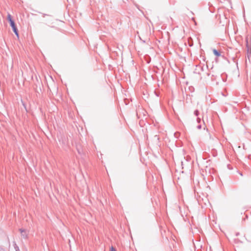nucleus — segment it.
I'll use <instances>...</instances> for the list:
<instances>
[{"instance_id":"nucleus-12","label":"nucleus","mask_w":251,"mask_h":251,"mask_svg":"<svg viewBox=\"0 0 251 251\" xmlns=\"http://www.w3.org/2000/svg\"><path fill=\"white\" fill-rule=\"evenodd\" d=\"M239 233L237 232V233H236V236H237L239 235Z\"/></svg>"},{"instance_id":"nucleus-11","label":"nucleus","mask_w":251,"mask_h":251,"mask_svg":"<svg viewBox=\"0 0 251 251\" xmlns=\"http://www.w3.org/2000/svg\"><path fill=\"white\" fill-rule=\"evenodd\" d=\"M248 158H249V159L251 160V154H250L248 156Z\"/></svg>"},{"instance_id":"nucleus-13","label":"nucleus","mask_w":251,"mask_h":251,"mask_svg":"<svg viewBox=\"0 0 251 251\" xmlns=\"http://www.w3.org/2000/svg\"><path fill=\"white\" fill-rule=\"evenodd\" d=\"M239 174H240L241 176H243V174H242V173H239Z\"/></svg>"},{"instance_id":"nucleus-1","label":"nucleus","mask_w":251,"mask_h":251,"mask_svg":"<svg viewBox=\"0 0 251 251\" xmlns=\"http://www.w3.org/2000/svg\"><path fill=\"white\" fill-rule=\"evenodd\" d=\"M7 20L10 24V25L11 26L12 30L16 36L19 38V32L18 28L16 25L15 22L12 18V16L10 14H8L7 15Z\"/></svg>"},{"instance_id":"nucleus-8","label":"nucleus","mask_w":251,"mask_h":251,"mask_svg":"<svg viewBox=\"0 0 251 251\" xmlns=\"http://www.w3.org/2000/svg\"><path fill=\"white\" fill-rule=\"evenodd\" d=\"M197 121L198 123H200L201 121V118L198 117L197 119Z\"/></svg>"},{"instance_id":"nucleus-4","label":"nucleus","mask_w":251,"mask_h":251,"mask_svg":"<svg viewBox=\"0 0 251 251\" xmlns=\"http://www.w3.org/2000/svg\"><path fill=\"white\" fill-rule=\"evenodd\" d=\"M213 52L214 54L216 56L218 57L221 55V52L216 49H214L213 50Z\"/></svg>"},{"instance_id":"nucleus-5","label":"nucleus","mask_w":251,"mask_h":251,"mask_svg":"<svg viewBox=\"0 0 251 251\" xmlns=\"http://www.w3.org/2000/svg\"><path fill=\"white\" fill-rule=\"evenodd\" d=\"M188 43H189V46L190 47H192L193 45V41H192V39L191 38H189L188 40Z\"/></svg>"},{"instance_id":"nucleus-2","label":"nucleus","mask_w":251,"mask_h":251,"mask_svg":"<svg viewBox=\"0 0 251 251\" xmlns=\"http://www.w3.org/2000/svg\"><path fill=\"white\" fill-rule=\"evenodd\" d=\"M19 231H20L21 233V236L24 238L26 239L27 238L28 234L26 230L23 229V228H20Z\"/></svg>"},{"instance_id":"nucleus-10","label":"nucleus","mask_w":251,"mask_h":251,"mask_svg":"<svg viewBox=\"0 0 251 251\" xmlns=\"http://www.w3.org/2000/svg\"><path fill=\"white\" fill-rule=\"evenodd\" d=\"M201 125H199L197 126L198 129H201Z\"/></svg>"},{"instance_id":"nucleus-9","label":"nucleus","mask_w":251,"mask_h":251,"mask_svg":"<svg viewBox=\"0 0 251 251\" xmlns=\"http://www.w3.org/2000/svg\"><path fill=\"white\" fill-rule=\"evenodd\" d=\"M110 251H116V250L112 246L110 248Z\"/></svg>"},{"instance_id":"nucleus-3","label":"nucleus","mask_w":251,"mask_h":251,"mask_svg":"<svg viewBox=\"0 0 251 251\" xmlns=\"http://www.w3.org/2000/svg\"><path fill=\"white\" fill-rule=\"evenodd\" d=\"M246 45L248 52L250 51L251 53V45L249 44L248 38L246 39Z\"/></svg>"},{"instance_id":"nucleus-6","label":"nucleus","mask_w":251,"mask_h":251,"mask_svg":"<svg viewBox=\"0 0 251 251\" xmlns=\"http://www.w3.org/2000/svg\"><path fill=\"white\" fill-rule=\"evenodd\" d=\"M14 247L16 251H20L19 247L18 245L16 244L15 242H14Z\"/></svg>"},{"instance_id":"nucleus-7","label":"nucleus","mask_w":251,"mask_h":251,"mask_svg":"<svg viewBox=\"0 0 251 251\" xmlns=\"http://www.w3.org/2000/svg\"><path fill=\"white\" fill-rule=\"evenodd\" d=\"M194 114V115L196 116H198L199 115V110H195Z\"/></svg>"}]
</instances>
